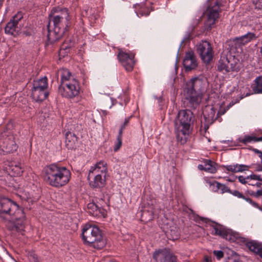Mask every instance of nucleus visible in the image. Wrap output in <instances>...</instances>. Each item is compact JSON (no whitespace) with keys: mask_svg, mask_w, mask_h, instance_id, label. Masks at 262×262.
Masks as SVG:
<instances>
[{"mask_svg":"<svg viewBox=\"0 0 262 262\" xmlns=\"http://www.w3.org/2000/svg\"><path fill=\"white\" fill-rule=\"evenodd\" d=\"M70 18L67 9L54 8L49 15L48 37L51 42L59 39L68 27Z\"/></svg>","mask_w":262,"mask_h":262,"instance_id":"nucleus-1","label":"nucleus"},{"mask_svg":"<svg viewBox=\"0 0 262 262\" xmlns=\"http://www.w3.org/2000/svg\"><path fill=\"white\" fill-rule=\"evenodd\" d=\"M0 213L9 215L11 217L10 230L21 232L24 228L25 215L24 211L14 202L7 198L0 200Z\"/></svg>","mask_w":262,"mask_h":262,"instance_id":"nucleus-2","label":"nucleus"},{"mask_svg":"<svg viewBox=\"0 0 262 262\" xmlns=\"http://www.w3.org/2000/svg\"><path fill=\"white\" fill-rule=\"evenodd\" d=\"M193 120V114L189 110H181L176 116L174 121V130L177 141L181 144L186 142Z\"/></svg>","mask_w":262,"mask_h":262,"instance_id":"nucleus-3","label":"nucleus"},{"mask_svg":"<svg viewBox=\"0 0 262 262\" xmlns=\"http://www.w3.org/2000/svg\"><path fill=\"white\" fill-rule=\"evenodd\" d=\"M45 180L49 185L56 187H61L70 180L71 172L66 167L51 164L46 166L42 171Z\"/></svg>","mask_w":262,"mask_h":262,"instance_id":"nucleus-4","label":"nucleus"},{"mask_svg":"<svg viewBox=\"0 0 262 262\" xmlns=\"http://www.w3.org/2000/svg\"><path fill=\"white\" fill-rule=\"evenodd\" d=\"M205 78H194L187 83L185 90V98L188 106L195 107L200 103L203 94L207 86Z\"/></svg>","mask_w":262,"mask_h":262,"instance_id":"nucleus-5","label":"nucleus"},{"mask_svg":"<svg viewBox=\"0 0 262 262\" xmlns=\"http://www.w3.org/2000/svg\"><path fill=\"white\" fill-rule=\"evenodd\" d=\"M58 73L61 76L59 93L64 97L73 98L77 96L80 92V85L78 80L66 69L60 70Z\"/></svg>","mask_w":262,"mask_h":262,"instance_id":"nucleus-6","label":"nucleus"},{"mask_svg":"<svg viewBox=\"0 0 262 262\" xmlns=\"http://www.w3.org/2000/svg\"><path fill=\"white\" fill-rule=\"evenodd\" d=\"M82 239L93 248L100 249L106 245L105 239L99 228L95 225H85L82 229Z\"/></svg>","mask_w":262,"mask_h":262,"instance_id":"nucleus-7","label":"nucleus"},{"mask_svg":"<svg viewBox=\"0 0 262 262\" xmlns=\"http://www.w3.org/2000/svg\"><path fill=\"white\" fill-rule=\"evenodd\" d=\"M17 145L14 138L10 132L4 131L0 134V150L6 153H10L15 151Z\"/></svg>","mask_w":262,"mask_h":262,"instance_id":"nucleus-8","label":"nucleus"},{"mask_svg":"<svg viewBox=\"0 0 262 262\" xmlns=\"http://www.w3.org/2000/svg\"><path fill=\"white\" fill-rule=\"evenodd\" d=\"M218 69L223 73L237 71L239 70V65L234 58L231 56L228 57L226 55L223 54L219 62Z\"/></svg>","mask_w":262,"mask_h":262,"instance_id":"nucleus-9","label":"nucleus"},{"mask_svg":"<svg viewBox=\"0 0 262 262\" xmlns=\"http://www.w3.org/2000/svg\"><path fill=\"white\" fill-rule=\"evenodd\" d=\"M196 51L204 62L208 63L212 60L213 53L209 42L202 41L196 45Z\"/></svg>","mask_w":262,"mask_h":262,"instance_id":"nucleus-10","label":"nucleus"},{"mask_svg":"<svg viewBox=\"0 0 262 262\" xmlns=\"http://www.w3.org/2000/svg\"><path fill=\"white\" fill-rule=\"evenodd\" d=\"M135 55L132 53H126L121 50H119L118 58L126 71H131L135 64Z\"/></svg>","mask_w":262,"mask_h":262,"instance_id":"nucleus-11","label":"nucleus"},{"mask_svg":"<svg viewBox=\"0 0 262 262\" xmlns=\"http://www.w3.org/2000/svg\"><path fill=\"white\" fill-rule=\"evenodd\" d=\"M220 7L217 3L213 6L208 7L206 13L207 19L205 23V27L207 30L210 29L212 26L215 24L219 17V11Z\"/></svg>","mask_w":262,"mask_h":262,"instance_id":"nucleus-12","label":"nucleus"},{"mask_svg":"<svg viewBox=\"0 0 262 262\" xmlns=\"http://www.w3.org/2000/svg\"><path fill=\"white\" fill-rule=\"evenodd\" d=\"M153 257L156 262H176V257L167 250H160L154 253Z\"/></svg>","mask_w":262,"mask_h":262,"instance_id":"nucleus-13","label":"nucleus"},{"mask_svg":"<svg viewBox=\"0 0 262 262\" xmlns=\"http://www.w3.org/2000/svg\"><path fill=\"white\" fill-rule=\"evenodd\" d=\"M22 18L23 15L20 13H18L17 14L14 16L13 19L9 22L5 27V32L7 34L12 35H17L19 31V29L17 26L18 23Z\"/></svg>","mask_w":262,"mask_h":262,"instance_id":"nucleus-14","label":"nucleus"},{"mask_svg":"<svg viewBox=\"0 0 262 262\" xmlns=\"http://www.w3.org/2000/svg\"><path fill=\"white\" fill-rule=\"evenodd\" d=\"M88 179L91 187L100 188L104 187L106 182V176L89 173Z\"/></svg>","mask_w":262,"mask_h":262,"instance_id":"nucleus-15","label":"nucleus"},{"mask_svg":"<svg viewBox=\"0 0 262 262\" xmlns=\"http://www.w3.org/2000/svg\"><path fill=\"white\" fill-rule=\"evenodd\" d=\"M183 66L186 71H191L196 68L198 62L192 52H189L186 53L183 60Z\"/></svg>","mask_w":262,"mask_h":262,"instance_id":"nucleus-16","label":"nucleus"},{"mask_svg":"<svg viewBox=\"0 0 262 262\" xmlns=\"http://www.w3.org/2000/svg\"><path fill=\"white\" fill-rule=\"evenodd\" d=\"M107 172L106 163L104 161H100L91 166L89 173L106 176Z\"/></svg>","mask_w":262,"mask_h":262,"instance_id":"nucleus-17","label":"nucleus"},{"mask_svg":"<svg viewBox=\"0 0 262 262\" xmlns=\"http://www.w3.org/2000/svg\"><path fill=\"white\" fill-rule=\"evenodd\" d=\"M87 208L89 213L94 216H102L104 217L106 215V211L101 208V206L94 202L89 203Z\"/></svg>","mask_w":262,"mask_h":262,"instance_id":"nucleus-18","label":"nucleus"},{"mask_svg":"<svg viewBox=\"0 0 262 262\" xmlns=\"http://www.w3.org/2000/svg\"><path fill=\"white\" fill-rule=\"evenodd\" d=\"M47 91L32 88V97L36 102H41L45 100L48 96Z\"/></svg>","mask_w":262,"mask_h":262,"instance_id":"nucleus-19","label":"nucleus"},{"mask_svg":"<svg viewBox=\"0 0 262 262\" xmlns=\"http://www.w3.org/2000/svg\"><path fill=\"white\" fill-rule=\"evenodd\" d=\"M255 38V35L254 33L249 32L243 36L236 38L235 45L238 46H243Z\"/></svg>","mask_w":262,"mask_h":262,"instance_id":"nucleus-20","label":"nucleus"},{"mask_svg":"<svg viewBox=\"0 0 262 262\" xmlns=\"http://www.w3.org/2000/svg\"><path fill=\"white\" fill-rule=\"evenodd\" d=\"M208 183L211 188L214 191L220 192L221 193L230 192V190L228 187L217 182H209Z\"/></svg>","mask_w":262,"mask_h":262,"instance_id":"nucleus-21","label":"nucleus"},{"mask_svg":"<svg viewBox=\"0 0 262 262\" xmlns=\"http://www.w3.org/2000/svg\"><path fill=\"white\" fill-rule=\"evenodd\" d=\"M247 247L248 249L259 255L262 257V244L256 241H251L247 243Z\"/></svg>","mask_w":262,"mask_h":262,"instance_id":"nucleus-22","label":"nucleus"},{"mask_svg":"<svg viewBox=\"0 0 262 262\" xmlns=\"http://www.w3.org/2000/svg\"><path fill=\"white\" fill-rule=\"evenodd\" d=\"M237 179L240 183L243 184H248L250 185V182L252 180H257L259 181H262V178L260 177L259 175L252 174L250 176H248L246 177H244V176H240L237 177Z\"/></svg>","mask_w":262,"mask_h":262,"instance_id":"nucleus-23","label":"nucleus"},{"mask_svg":"<svg viewBox=\"0 0 262 262\" xmlns=\"http://www.w3.org/2000/svg\"><path fill=\"white\" fill-rule=\"evenodd\" d=\"M48 86V83L47 78L46 77H44L41 79L34 80L32 88L47 91Z\"/></svg>","mask_w":262,"mask_h":262,"instance_id":"nucleus-24","label":"nucleus"},{"mask_svg":"<svg viewBox=\"0 0 262 262\" xmlns=\"http://www.w3.org/2000/svg\"><path fill=\"white\" fill-rule=\"evenodd\" d=\"M212 230V234L215 235H219L222 237H224V235L226 233L228 229H226L225 227L217 224H212L211 225Z\"/></svg>","mask_w":262,"mask_h":262,"instance_id":"nucleus-25","label":"nucleus"},{"mask_svg":"<svg viewBox=\"0 0 262 262\" xmlns=\"http://www.w3.org/2000/svg\"><path fill=\"white\" fill-rule=\"evenodd\" d=\"M77 141L76 136L71 133L68 132L66 134V144L68 148L73 149L75 147V145Z\"/></svg>","mask_w":262,"mask_h":262,"instance_id":"nucleus-26","label":"nucleus"},{"mask_svg":"<svg viewBox=\"0 0 262 262\" xmlns=\"http://www.w3.org/2000/svg\"><path fill=\"white\" fill-rule=\"evenodd\" d=\"M252 87L255 93H262V76L256 78Z\"/></svg>","mask_w":262,"mask_h":262,"instance_id":"nucleus-27","label":"nucleus"},{"mask_svg":"<svg viewBox=\"0 0 262 262\" xmlns=\"http://www.w3.org/2000/svg\"><path fill=\"white\" fill-rule=\"evenodd\" d=\"M223 238L230 242H235L238 238V234L233 232L229 229H227L226 233L224 235Z\"/></svg>","mask_w":262,"mask_h":262,"instance_id":"nucleus-28","label":"nucleus"},{"mask_svg":"<svg viewBox=\"0 0 262 262\" xmlns=\"http://www.w3.org/2000/svg\"><path fill=\"white\" fill-rule=\"evenodd\" d=\"M204 170L210 173H215L216 171L215 163L210 160L206 161L205 162Z\"/></svg>","mask_w":262,"mask_h":262,"instance_id":"nucleus-29","label":"nucleus"},{"mask_svg":"<svg viewBox=\"0 0 262 262\" xmlns=\"http://www.w3.org/2000/svg\"><path fill=\"white\" fill-rule=\"evenodd\" d=\"M11 168L12 170L14 171L16 174L19 175L23 173L24 167L21 163L18 162L17 163H15V164H12L11 165Z\"/></svg>","mask_w":262,"mask_h":262,"instance_id":"nucleus-30","label":"nucleus"},{"mask_svg":"<svg viewBox=\"0 0 262 262\" xmlns=\"http://www.w3.org/2000/svg\"><path fill=\"white\" fill-rule=\"evenodd\" d=\"M240 141L243 143L255 142V137L254 136H245L244 138L240 139Z\"/></svg>","mask_w":262,"mask_h":262,"instance_id":"nucleus-31","label":"nucleus"},{"mask_svg":"<svg viewBox=\"0 0 262 262\" xmlns=\"http://www.w3.org/2000/svg\"><path fill=\"white\" fill-rule=\"evenodd\" d=\"M249 166L244 164H235V169L236 172H241L246 170H248Z\"/></svg>","mask_w":262,"mask_h":262,"instance_id":"nucleus-32","label":"nucleus"},{"mask_svg":"<svg viewBox=\"0 0 262 262\" xmlns=\"http://www.w3.org/2000/svg\"><path fill=\"white\" fill-rule=\"evenodd\" d=\"M146 212L150 213V216L148 220H152V216L154 214H157V210L155 208V207H154L153 206L150 207L149 208V209H145L143 211V214H144Z\"/></svg>","mask_w":262,"mask_h":262,"instance_id":"nucleus-33","label":"nucleus"},{"mask_svg":"<svg viewBox=\"0 0 262 262\" xmlns=\"http://www.w3.org/2000/svg\"><path fill=\"white\" fill-rule=\"evenodd\" d=\"M29 260L32 262H39L37 255L34 253H31L29 255Z\"/></svg>","mask_w":262,"mask_h":262,"instance_id":"nucleus-34","label":"nucleus"},{"mask_svg":"<svg viewBox=\"0 0 262 262\" xmlns=\"http://www.w3.org/2000/svg\"><path fill=\"white\" fill-rule=\"evenodd\" d=\"M224 167L228 171L236 173L235 164L226 165Z\"/></svg>","mask_w":262,"mask_h":262,"instance_id":"nucleus-35","label":"nucleus"},{"mask_svg":"<svg viewBox=\"0 0 262 262\" xmlns=\"http://www.w3.org/2000/svg\"><path fill=\"white\" fill-rule=\"evenodd\" d=\"M117 142L116 143L115 148L114 151H117L121 147L122 145V139L120 138V137H117Z\"/></svg>","mask_w":262,"mask_h":262,"instance_id":"nucleus-36","label":"nucleus"},{"mask_svg":"<svg viewBox=\"0 0 262 262\" xmlns=\"http://www.w3.org/2000/svg\"><path fill=\"white\" fill-rule=\"evenodd\" d=\"M214 255L217 257V259H220L224 256V253L222 251L214 250L213 251Z\"/></svg>","mask_w":262,"mask_h":262,"instance_id":"nucleus-37","label":"nucleus"},{"mask_svg":"<svg viewBox=\"0 0 262 262\" xmlns=\"http://www.w3.org/2000/svg\"><path fill=\"white\" fill-rule=\"evenodd\" d=\"M230 193L239 198L245 199V196L243 195V194L237 190H234L233 191H230Z\"/></svg>","mask_w":262,"mask_h":262,"instance_id":"nucleus-38","label":"nucleus"},{"mask_svg":"<svg viewBox=\"0 0 262 262\" xmlns=\"http://www.w3.org/2000/svg\"><path fill=\"white\" fill-rule=\"evenodd\" d=\"M67 49V47L63 45L61 47L60 50L59 51L60 55H62L63 54V51Z\"/></svg>","mask_w":262,"mask_h":262,"instance_id":"nucleus-39","label":"nucleus"},{"mask_svg":"<svg viewBox=\"0 0 262 262\" xmlns=\"http://www.w3.org/2000/svg\"><path fill=\"white\" fill-rule=\"evenodd\" d=\"M255 196L256 197L262 196V188L256 191Z\"/></svg>","mask_w":262,"mask_h":262,"instance_id":"nucleus-40","label":"nucleus"},{"mask_svg":"<svg viewBox=\"0 0 262 262\" xmlns=\"http://www.w3.org/2000/svg\"><path fill=\"white\" fill-rule=\"evenodd\" d=\"M262 185V183H260V182H256L255 183H252L250 182V185H251V186H255L257 187H261Z\"/></svg>","mask_w":262,"mask_h":262,"instance_id":"nucleus-41","label":"nucleus"},{"mask_svg":"<svg viewBox=\"0 0 262 262\" xmlns=\"http://www.w3.org/2000/svg\"><path fill=\"white\" fill-rule=\"evenodd\" d=\"M124 126H121L120 129V130H119V135L118 137H120L121 139V137H122L123 130L124 129Z\"/></svg>","mask_w":262,"mask_h":262,"instance_id":"nucleus-42","label":"nucleus"},{"mask_svg":"<svg viewBox=\"0 0 262 262\" xmlns=\"http://www.w3.org/2000/svg\"><path fill=\"white\" fill-rule=\"evenodd\" d=\"M204 261L205 262H211V259L210 257L207 256H205V257H204Z\"/></svg>","mask_w":262,"mask_h":262,"instance_id":"nucleus-43","label":"nucleus"},{"mask_svg":"<svg viewBox=\"0 0 262 262\" xmlns=\"http://www.w3.org/2000/svg\"><path fill=\"white\" fill-rule=\"evenodd\" d=\"M252 204L253 206L258 208V209H260V207L258 206V204H257L256 203L254 202H252V203L251 204Z\"/></svg>","mask_w":262,"mask_h":262,"instance_id":"nucleus-44","label":"nucleus"},{"mask_svg":"<svg viewBox=\"0 0 262 262\" xmlns=\"http://www.w3.org/2000/svg\"><path fill=\"white\" fill-rule=\"evenodd\" d=\"M204 168H205V164L204 165H199L198 166V168L200 170H204Z\"/></svg>","mask_w":262,"mask_h":262,"instance_id":"nucleus-45","label":"nucleus"},{"mask_svg":"<svg viewBox=\"0 0 262 262\" xmlns=\"http://www.w3.org/2000/svg\"><path fill=\"white\" fill-rule=\"evenodd\" d=\"M247 202H249V203L251 204L252 202H253L252 200L251 199H250V198H246L245 197V199H244Z\"/></svg>","mask_w":262,"mask_h":262,"instance_id":"nucleus-46","label":"nucleus"},{"mask_svg":"<svg viewBox=\"0 0 262 262\" xmlns=\"http://www.w3.org/2000/svg\"><path fill=\"white\" fill-rule=\"evenodd\" d=\"M262 141V137L259 138H256L255 137V142Z\"/></svg>","mask_w":262,"mask_h":262,"instance_id":"nucleus-47","label":"nucleus"},{"mask_svg":"<svg viewBox=\"0 0 262 262\" xmlns=\"http://www.w3.org/2000/svg\"><path fill=\"white\" fill-rule=\"evenodd\" d=\"M128 122V119H126L123 125L122 126H124L125 127L127 124Z\"/></svg>","mask_w":262,"mask_h":262,"instance_id":"nucleus-48","label":"nucleus"},{"mask_svg":"<svg viewBox=\"0 0 262 262\" xmlns=\"http://www.w3.org/2000/svg\"><path fill=\"white\" fill-rule=\"evenodd\" d=\"M256 170L257 171H262V167H257Z\"/></svg>","mask_w":262,"mask_h":262,"instance_id":"nucleus-49","label":"nucleus"},{"mask_svg":"<svg viewBox=\"0 0 262 262\" xmlns=\"http://www.w3.org/2000/svg\"><path fill=\"white\" fill-rule=\"evenodd\" d=\"M254 151L255 152L257 153V154H259V152H260V151H259L258 150H257V149H254Z\"/></svg>","mask_w":262,"mask_h":262,"instance_id":"nucleus-50","label":"nucleus"},{"mask_svg":"<svg viewBox=\"0 0 262 262\" xmlns=\"http://www.w3.org/2000/svg\"><path fill=\"white\" fill-rule=\"evenodd\" d=\"M259 157L262 158V152H259Z\"/></svg>","mask_w":262,"mask_h":262,"instance_id":"nucleus-51","label":"nucleus"},{"mask_svg":"<svg viewBox=\"0 0 262 262\" xmlns=\"http://www.w3.org/2000/svg\"><path fill=\"white\" fill-rule=\"evenodd\" d=\"M2 4H3V1L0 0V7L2 5Z\"/></svg>","mask_w":262,"mask_h":262,"instance_id":"nucleus-52","label":"nucleus"},{"mask_svg":"<svg viewBox=\"0 0 262 262\" xmlns=\"http://www.w3.org/2000/svg\"><path fill=\"white\" fill-rule=\"evenodd\" d=\"M211 110H212V112H213V114H214V110H212V108H211Z\"/></svg>","mask_w":262,"mask_h":262,"instance_id":"nucleus-53","label":"nucleus"},{"mask_svg":"<svg viewBox=\"0 0 262 262\" xmlns=\"http://www.w3.org/2000/svg\"><path fill=\"white\" fill-rule=\"evenodd\" d=\"M252 181H253V180H252V181H251V183H254L253 182H252Z\"/></svg>","mask_w":262,"mask_h":262,"instance_id":"nucleus-54","label":"nucleus"}]
</instances>
